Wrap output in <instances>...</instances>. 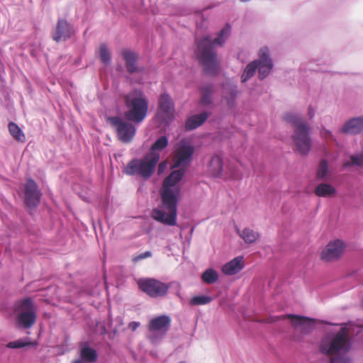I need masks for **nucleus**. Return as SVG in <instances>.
Masks as SVG:
<instances>
[{
  "label": "nucleus",
  "instance_id": "f257e3e1",
  "mask_svg": "<svg viewBox=\"0 0 363 363\" xmlns=\"http://www.w3.org/2000/svg\"><path fill=\"white\" fill-rule=\"evenodd\" d=\"M194 147L186 139L181 140L175 146L172 168L174 170L163 181L160 190L162 203L168 213L163 210L154 208L151 212L152 218L164 225L174 226L177 224V202L180 197L181 189L177 184L181 181L185 173V169L192 162Z\"/></svg>",
  "mask_w": 363,
  "mask_h": 363
},
{
  "label": "nucleus",
  "instance_id": "f03ea898",
  "mask_svg": "<svg viewBox=\"0 0 363 363\" xmlns=\"http://www.w3.org/2000/svg\"><path fill=\"white\" fill-rule=\"evenodd\" d=\"M230 26L226 24L219 32L218 36L212 40L208 35L196 40L195 55L203 67V71L209 75H216L219 72L220 65L214 51L215 45H222L230 33Z\"/></svg>",
  "mask_w": 363,
  "mask_h": 363
},
{
  "label": "nucleus",
  "instance_id": "7ed1b4c3",
  "mask_svg": "<svg viewBox=\"0 0 363 363\" xmlns=\"http://www.w3.org/2000/svg\"><path fill=\"white\" fill-rule=\"evenodd\" d=\"M283 119L294 128L292 140L295 150L301 155H308L312 144L309 136L311 130L309 124L303 121L299 115L293 113L284 114Z\"/></svg>",
  "mask_w": 363,
  "mask_h": 363
},
{
  "label": "nucleus",
  "instance_id": "20e7f679",
  "mask_svg": "<svg viewBox=\"0 0 363 363\" xmlns=\"http://www.w3.org/2000/svg\"><path fill=\"white\" fill-rule=\"evenodd\" d=\"M124 99L127 108L124 114L125 118L132 123H142L146 118L148 111V101L143 92L135 89L127 94Z\"/></svg>",
  "mask_w": 363,
  "mask_h": 363
},
{
  "label": "nucleus",
  "instance_id": "39448f33",
  "mask_svg": "<svg viewBox=\"0 0 363 363\" xmlns=\"http://www.w3.org/2000/svg\"><path fill=\"white\" fill-rule=\"evenodd\" d=\"M350 348L351 340L346 328H342L335 335H326L320 345V352L331 357L340 353H347Z\"/></svg>",
  "mask_w": 363,
  "mask_h": 363
},
{
  "label": "nucleus",
  "instance_id": "423d86ee",
  "mask_svg": "<svg viewBox=\"0 0 363 363\" xmlns=\"http://www.w3.org/2000/svg\"><path fill=\"white\" fill-rule=\"evenodd\" d=\"M160 157V154L147 153L142 159L130 160L127 164L124 172L127 175H138L144 179H148L155 172Z\"/></svg>",
  "mask_w": 363,
  "mask_h": 363
},
{
  "label": "nucleus",
  "instance_id": "0eeeda50",
  "mask_svg": "<svg viewBox=\"0 0 363 363\" xmlns=\"http://www.w3.org/2000/svg\"><path fill=\"white\" fill-rule=\"evenodd\" d=\"M138 288L151 298L165 296L171 284L162 282L154 278H140L137 281Z\"/></svg>",
  "mask_w": 363,
  "mask_h": 363
},
{
  "label": "nucleus",
  "instance_id": "6e6552de",
  "mask_svg": "<svg viewBox=\"0 0 363 363\" xmlns=\"http://www.w3.org/2000/svg\"><path fill=\"white\" fill-rule=\"evenodd\" d=\"M171 318L166 315H162L152 318L147 325V339L152 343L161 340L169 329Z\"/></svg>",
  "mask_w": 363,
  "mask_h": 363
},
{
  "label": "nucleus",
  "instance_id": "1a4fd4ad",
  "mask_svg": "<svg viewBox=\"0 0 363 363\" xmlns=\"http://www.w3.org/2000/svg\"><path fill=\"white\" fill-rule=\"evenodd\" d=\"M111 126L115 129L118 139L123 143H129L134 138L136 128L130 121H125L119 116L108 118Z\"/></svg>",
  "mask_w": 363,
  "mask_h": 363
},
{
  "label": "nucleus",
  "instance_id": "9d476101",
  "mask_svg": "<svg viewBox=\"0 0 363 363\" xmlns=\"http://www.w3.org/2000/svg\"><path fill=\"white\" fill-rule=\"evenodd\" d=\"M18 321L24 328H31L36 321V311L30 298H26L20 301Z\"/></svg>",
  "mask_w": 363,
  "mask_h": 363
},
{
  "label": "nucleus",
  "instance_id": "9b49d317",
  "mask_svg": "<svg viewBox=\"0 0 363 363\" xmlns=\"http://www.w3.org/2000/svg\"><path fill=\"white\" fill-rule=\"evenodd\" d=\"M285 318L290 319L292 327L302 335H308L315 329V320L313 318L298 315L288 314L281 316L279 319Z\"/></svg>",
  "mask_w": 363,
  "mask_h": 363
},
{
  "label": "nucleus",
  "instance_id": "f8f14e48",
  "mask_svg": "<svg viewBox=\"0 0 363 363\" xmlns=\"http://www.w3.org/2000/svg\"><path fill=\"white\" fill-rule=\"evenodd\" d=\"M345 242L340 240L329 242L321 252V259L332 262L340 259L345 252Z\"/></svg>",
  "mask_w": 363,
  "mask_h": 363
},
{
  "label": "nucleus",
  "instance_id": "ddd939ff",
  "mask_svg": "<svg viewBox=\"0 0 363 363\" xmlns=\"http://www.w3.org/2000/svg\"><path fill=\"white\" fill-rule=\"evenodd\" d=\"M24 194V202L26 206L29 208H36L40 201L42 194L33 179H29L26 181Z\"/></svg>",
  "mask_w": 363,
  "mask_h": 363
},
{
  "label": "nucleus",
  "instance_id": "4468645a",
  "mask_svg": "<svg viewBox=\"0 0 363 363\" xmlns=\"http://www.w3.org/2000/svg\"><path fill=\"white\" fill-rule=\"evenodd\" d=\"M72 32V28L67 21L59 18L52 30V38L57 43L65 41L71 37Z\"/></svg>",
  "mask_w": 363,
  "mask_h": 363
},
{
  "label": "nucleus",
  "instance_id": "2eb2a0df",
  "mask_svg": "<svg viewBox=\"0 0 363 363\" xmlns=\"http://www.w3.org/2000/svg\"><path fill=\"white\" fill-rule=\"evenodd\" d=\"M259 59L258 60L259 66L257 67L259 77L261 79H264L270 72L273 67L272 60L269 57V50L264 47L259 50Z\"/></svg>",
  "mask_w": 363,
  "mask_h": 363
},
{
  "label": "nucleus",
  "instance_id": "dca6fc26",
  "mask_svg": "<svg viewBox=\"0 0 363 363\" xmlns=\"http://www.w3.org/2000/svg\"><path fill=\"white\" fill-rule=\"evenodd\" d=\"M244 267L243 257L238 256L225 263L222 267V272L225 275H234L240 272Z\"/></svg>",
  "mask_w": 363,
  "mask_h": 363
},
{
  "label": "nucleus",
  "instance_id": "f3484780",
  "mask_svg": "<svg viewBox=\"0 0 363 363\" xmlns=\"http://www.w3.org/2000/svg\"><path fill=\"white\" fill-rule=\"evenodd\" d=\"M341 131L346 134H357L363 131V118L357 117L347 121Z\"/></svg>",
  "mask_w": 363,
  "mask_h": 363
},
{
  "label": "nucleus",
  "instance_id": "a211bd4d",
  "mask_svg": "<svg viewBox=\"0 0 363 363\" xmlns=\"http://www.w3.org/2000/svg\"><path fill=\"white\" fill-rule=\"evenodd\" d=\"M223 170V159L218 155L213 156L208 164V174L211 177H218L221 176Z\"/></svg>",
  "mask_w": 363,
  "mask_h": 363
},
{
  "label": "nucleus",
  "instance_id": "6ab92c4d",
  "mask_svg": "<svg viewBox=\"0 0 363 363\" xmlns=\"http://www.w3.org/2000/svg\"><path fill=\"white\" fill-rule=\"evenodd\" d=\"M174 110V103L170 96L166 93L159 98V114L169 116Z\"/></svg>",
  "mask_w": 363,
  "mask_h": 363
},
{
  "label": "nucleus",
  "instance_id": "aec40b11",
  "mask_svg": "<svg viewBox=\"0 0 363 363\" xmlns=\"http://www.w3.org/2000/svg\"><path fill=\"white\" fill-rule=\"evenodd\" d=\"M122 56L125 62L127 71L129 73L135 72L138 70V55L136 53L128 50H124L122 51Z\"/></svg>",
  "mask_w": 363,
  "mask_h": 363
},
{
  "label": "nucleus",
  "instance_id": "412c9836",
  "mask_svg": "<svg viewBox=\"0 0 363 363\" xmlns=\"http://www.w3.org/2000/svg\"><path fill=\"white\" fill-rule=\"evenodd\" d=\"M208 117V114L206 112L192 116L186 122V130H191L198 128L206 121Z\"/></svg>",
  "mask_w": 363,
  "mask_h": 363
},
{
  "label": "nucleus",
  "instance_id": "4be33fe9",
  "mask_svg": "<svg viewBox=\"0 0 363 363\" xmlns=\"http://www.w3.org/2000/svg\"><path fill=\"white\" fill-rule=\"evenodd\" d=\"M314 194L319 197H330L336 194V189L330 184L321 183L315 188Z\"/></svg>",
  "mask_w": 363,
  "mask_h": 363
},
{
  "label": "nucleus",
  "instance_id": "5701e85b",
  "mask_svg": "<svg viewBox=\"0 0 363 363\" xmlns=\"http://www.w3.org/2000/svg\"><path fill=\"white\" fill-rule=\"evenodd\" d=\"M238 234L244 240L246 243L251 244L256 242L259 235L257 232L251 228H245L242 230H236Z\"/></svg>",
  "mask_w": 363,
  "mask_h": 363
},
{
  "label": "nucleus",
  "instance_id": "b1692460",
  "mask_svg": "<svg viewBox=\"0 0 363 363\" xmlns=\"http://www.w3.org/2000/svg\"><path fill=\"white\" fill-rule=\"evenodd\" d=\"M214 92L213 85L211 84H208L204 85L201 89V102L203 105H209L212 103L211 96Z\"/></svg>",
  "mask_w": 363,
  "mask_h": 363
},
{
  "label": "nucleus",
  "instance_id": "393cba45",
  "mask_svg": "<svg viewBox=\"0 0 363 363\" xmlns=\"http://www.w3.org/2000/svg\"><path fill=\"white\" fill-rule=\"evenodd\" d=\"M80 359L84 362L92 363L96 361L97 354L95 350L90 347H83L80 351Z\"/></svg>",
  "mask_w": 363,
  "mask_h": 363
},
{
  "label": "nucleus",
  "instance_id": "a878e982",
  "mask_svg": "<svg viewBox=\"0 0 363 363\" xmlns=\"http://www.w3.org/2000/svg\"><path fill=\"white\" fill-rule=\"evenodd\" d=\"M8 128L10 134L16 140L21 143L26 141L25 134L16 123L10 122L8 125Z\"/></svg>",
  "mask_w": 363,
  "mask_h": 363
},
{
  "label": "nucleus",
  "instance_id": "bb28decb",
  "mask_svg": "<svg viewBox=\"0 0 363 363\" xmlns=\"http://www.w3.org/2000/svg\"><path fill=\"white\" fill-rule=\"evenodd\" d=\"M258 66H259L258 60H254L253 62L248 64L241 77L242 82H245L248 79H250L251 77H252L254 75V74L255 73V71L257 69Z\"/></svg>",
  "mask_w": 363,
  "mask_h": 363
},
{
  "label": "nucleus",
  "instance_id": "cd10ccee",
  "mask_svg": "<svg viewBox=\"0 0 363 363\" xmlns=\"http://www.w3.org/2000/svg\"><path fill=\"white\" fill-rule=\"evenodd\" d=\"M168 145V139L166 136H161L151 146L149 153L160 154L157 150H162Z\"/></svg>",
  "mask_w": 363,
  "mask_h": 363
},
{
  "label": "nucleus",
  "instance_id": "c85d7f7f",
  "mask_svg": "<svg viewBox=\"0 0 363 363\" xmlns=\"http://www.w3.org/2000/svg\"><path fill=\"white\" fill-rule=\"evenodd\" d=\"M201 278L206 284H213L218 280V274L216 270L208 269L202 274Z\"/></svg>",
  "mask_w": 363,
  "mask_h": 363
},
{
  "label": "nucleus",
  "instance_id": "c756f323",
  "mask_svg": "<svg viewBox=\"0 0 363 363\" xmlns=\"http://www.w3.org/2000/svg\"><path fill=\"white\" fill-rule=\"evenodd\" d=\"M212 301V298L208 296H196L192 297L189 301V304L191 306H201L206 305L211 303Z\"/></svg>",
  "mask_w": 363,
  "mask_h": 363
},
{
  "label": "nucleus",
  "instance_id": "7c9ffc66",
  "mask_svg": "<svg viewBox=\"0 0 363 363\" xmlns=\"http://www.w3.org/2000/svg\"><path fill=\"white\" fill-rule=\"evenodd\" d=\"M328 173V162L325 160L320 161L318 164L316 177L318 179L321 180L324 179Z\"/></svg>",
  "mask_w": 363,
  "mask_h": 363
},
{
  "label": "nucleus",
  "instance_id": "2f4dec72",
  "mask_svg": "<svg viewBox=\"0 0 363 363\" xmlns=\"http://www.w3.org/2000/svg\"><path fill=\"white\" fill-rule=\"evenodd\" d=\"M99 54L100 59L102 61V62L105 65L109 64L111 61V55L108 50V48L106 45L103 44L100 46Z\"/></svg>",
  "mask_w": 363,
  "mask_h": 363
},
{
  "label": "nucleus",
  "instance_id": "473e14b6",
  "mask_svg": "<svg viewBox=\"0 0 363 363\" xmlns=\"http://www.w3.org/2000/svg\"><path fill=\"white\" fill-rule=\"evenodd\" d=\"M351 161H347L343 163L342 167L346 168L352 165L363 166V155H352Z\"/></svg>",
  "mask_w": 363,
  "mask_h": 363
},
{
  "label": "nucleus",
  "instance_id": "72a5a7b5",
  "mask_svg": "<svg viewBox=\"0 0 363 363\" xmlns=\"http://www.w3.org/2000/svg\"><path fill=\"white\" fill-rule=\"evenodd\" d=\"M31 342H26L21 340H18L13 342H10L7 344L6 347L9 348H21L25 346L30 345Z\"/></svg>",
  "mask_w": 363,
  "mask_h": 363
},
{
  "label": "nucleus",
  "instance_id": "f704fd0d",
  "mask_svg": "<svg viewBox=\"0 0 363 363\" xmlns=\"http://www.w3.org/2000/svg\"><path fill=\"white\" fill-rule=\"evenodd\" d=\"M230 91L231 99H228V105L231 107L233 106L234 100L237 96L238 91L236 90V87H230Z\"/></svg>",
  "mask_w": 363,
  "mask_h": 363
},
{
  "label": "nucleus",
  "instance_id": "c9c22d12",
  "mask_svg": "<svg viewBox=\"0 0 363 363\" xmlns=\"http://www.w3.org/2000/svg\"><path fill=\"white\" fill-rule=\"evenodd\" d=\"M330 363H352V362L347 357H331Z\"/></svg>",
  "mask_w": 363,
  "mask_h": 363
},
{
  "label": "nucleus",
  "instance_id": "e433bc0d",
  "mask_svg": "<svg viewBox=\"0 0 363 363\" xmlns=\"http://www.w3.org/2000/svg\"><path fill=\"white\" fill-rule=\"evenodd\" d=\"M151 256V252L149 251H146L144 253H142L139 255H137L133 258V261L134 262H137L140 259H143L147 257H150Z\"/></svg>",
  "mask_w": 363,
  "mask_h": 363
},
{
  "label": "nucleus",
  "instance_id": "4c0bfd02",
  "mask_svg": "<svg viewBox=\"0 0 363 363\" xmlns=\"http://www.w3.org/2000/svg\"><path fill=\"white\" fill-rule=\"evenodd\" d=\"M320 135L322 137L325 138H330V139H333V135L332 134V133L328 130H325V129H323L321 131H320Z\"/></svg>",
  "mask_w": 363,
  "mask_h": 363
},
{
  "label": "nucleus",
  "instance_id": "58836bf2",
  "mask_svg": "<svg viewBox=\"0 0 363 363\" xmlns=\"http://www.w3.org/2000/svg\"><path fill=\"white\" fill-rule=\"evenodd\" d=\"M140 323L138 322L133 321L130 322L128 325V328L132 330L133 331H135L137 330V328L139 327Z\"/></svg>",
  "mask_w": 363,
  "mask_h": 363
},
{
  "label": "nucleus",
  "instance_id": "ea45409f",
  "mask_svg": "<svg viewBox=\"0 0 363 363\" xmlns=\"http://www.w3.org/2000/svg\"><path fill=\"white\" fill-rule=\"evenodd\" d=\"M167 167V162H162L159 164V167H158V173H162L163 172V170L166 168Z\"/></svg>",
  "mask_w": 363,
  "mask_h": 363
},
{
  "label": "nucleus",
  "instance_id": "a19ab883",
  "mask_svg": "<svg viewBox=\"0 0 363 363\" xmlns=\"http://www.w3.org/2000/svg\"><path fill=\"white\" fill-rule=\"evenodd\" d=\"M308 115L309 118H312L315 115V110L311 106H309L308 108Z\"/></svg>",
  "mask_w": 363,
  "mask_h": 363
},
{
  "label": "nucleus",
  "instance_id": "79ce46f5",
  "mask_svg": "<svg viewBox=\"0 0 363 363\" xmlns=\"http://www.w3.org/2000/svg\"><path fill=\"white\" fill-rule=\"evenodd\" d=\"M73 363H86V362H84V360H82V359H76L73 362Z\"/></svg>",
  "mask_w": 363,
  "mask_h": 363
},
{
  "label": "nucleus",
  "instance_id": "37998d69",
  "mask_svg": "<svg viewBox=\"0 0 363 363\" xmlns=\"http://www.w3.org/2000/svg\"><path fill=\"white\" fill-rule=\"evenodd\" d=\"M179 363H185V362H179Z\"/></svg>",
  "mask_w": 363,
  "mask_h": 363
}]
</instances>
